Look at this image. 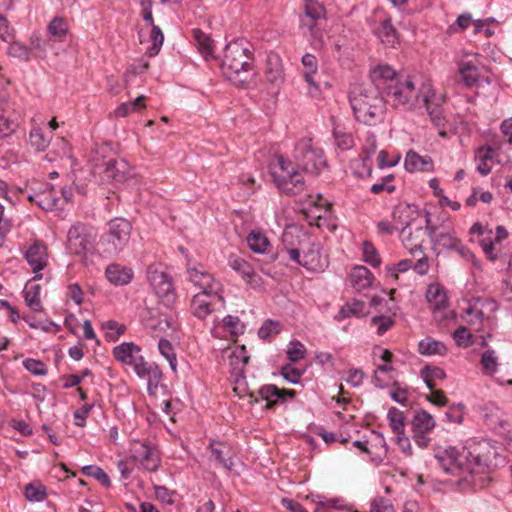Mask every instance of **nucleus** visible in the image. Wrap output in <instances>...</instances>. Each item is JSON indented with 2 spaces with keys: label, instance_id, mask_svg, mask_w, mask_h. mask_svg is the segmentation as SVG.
<instances>
[{
  "label": "nucleus",
  "instance_id": "obj_52",
  "mask_svg": "<svg viewBox=\"0 0 512 512\" xmlns=\"http://www.w3.org/2000/svg\"><path fill=\"white\" fill-rule=\"evenodd\" d=\"M473 338L474 336L465 326H460L453 333V339L455 340L456 345L459 347L467 348L472 346L475 343Z\"/></svg>",
  "mask_w": 512,
  "mask_h": 512
},
{
  "label": "nucleus",
  "instance_id": "obj_29",
  "mask_svg": "<svg viewBox=\"0 0 512 512\" xmlns=\"http://www.w3.org/2000/svg\"><path fill=\"white\" fill-rule=\"evenodd\" d=\"M373 31L383 44L394 47L398 43V34L390 17L380 21Z\"/></svg>",
  "mask_w": 512,
  "mask_h": 512
},
{
  "label": "nucleus",
  "instance_id": "obj_55",
  "mask_svg": "<svg viewBox=\"0 0 512 512\" xmlns=\"http://www.w3.org/2000/svg\"><path fill=\"white\" fill-rule=\"evenodd\" d=\"M163 378V373L158 365L153 367L149 371V376H146L145 379H147V391L149 395H155L156 390Z\"/></svg>",
  "mask_w": 512,
  "mask_h": 512
},
{
  "label": "nucleus",
  "instance_id": "obj_32",
  "mask_svg": "<svg viewBox=\"0 0 512 512\" xmlns=\"http://www.w3.org/2000/svg\"><path fill=\"white\" fill-rule=\"evenodd\" d=\"M350 277L353 287L357 290L369 288L374 279L372 272L365 266H355Z\"/></svg>",
  "mask_w": 512,
  "mask_h": 512
},
{
  "label": "nucleus",
  "instance_id": "obj_42",
  "mask_svg": "<svg viewBox=\"0 0 512 512\" xmlns=\"http://www.w3.org/2000/svg\"><path fill=\"white\" fill-rule=\"evenodd\" d=\"M387 419L395 435L405 432V416L401 410L396 407H390L387 413Z\"/></svg>",
  "mask_w": 512,
  "mask_h": 512
},
{
  "label": "nucleus",
  "instance_id": "obj_10",
  "mask_svg": "<svg viewBox=\"0 0 512 512\" xmlns=\"http://www.w3.org/2000/svg\"><path fill=\"white\" fill-rule=\"evenodd\" d=\"M95 240L94 227L78 221L67 232L66 248L72 255L85 257L93 249Z\"/></svg>",
  "mask_w": 512,
  "mask_h": 512
},
{
  "label": "nucleus",
  "instance_id": "obj_11",
  "mask_svg": "<svg viewBox=\"0 0 512 512\" xmlns=\"http://www.w3.org/2000/svg\"><path fill=\"white\" fill-rule=\"evenodd\" d=\"M222 286L202 290L191 300V312L198 319H205L214 310L224 305Z\"/></svg>",
  "mask_w": 512,
  "mask_h": 512
},
{
  "label": "nucleus",
  "instance_id": "obj_22",
  "mask_svg": "<svg viewBox=\"0 0 512 512\" xmlns=\"http://www.w3.org/2000/svg\"><path fill=\"white\" fill-rule=\"evenodd\" d=\"M211 458L227 471H232L234 462V451L232 447L225 442L212 441L210 443Z\"/></svg>",
  "mask_w": 512,
  "mask_h": 512
},
{
  "label": "nucleus",
  "instance_id": "obj_56",
  "mask_svg": "<svg viewBox=\"0 0 512 512\" xmlns=\"http://www.w3.org/2000/svg\"><path fill=\"white\" fill-rule=\"evenodd\" d=\"M29 140L38 151H44L49 145V140L45 137L41 128H33L30 131Z\"/></svg>",
  "mask_w": 512,
  "mask_h": 512
},
{
  "label": "nucleus",
  "instance_id": "obj_34",
  "mask_svg": "<svg viewBox=\"0 0 512 512\" xmlns=\"http://www.w3.org/2000/svg\"><path fill=\"white\" fill-rule=\"evenodd\" d=\"M193 37L201 55L206 59H214V41L200 29H193Z\"/></svg>",
  "mask_w": 512,
  "mask_h": 512
},
{
  "label": "nucleus",
  "instance_id": "obj_57",
  "mask_svg": "<svg viewBox=\"0 0 512 512\" xmlns=\"http://www.w3.org/2000/svg\"><path fill=\"white\" fill-rule=\"evenodd\" d=\"M24 368L35 376H44L48 373L45 363L34 358H26L23 361Z\"/></svg>",
  "mask_w": 512,
  "mask_h": 512
},
{
  "label": "nucleus",
  "instance_id": "obj_26",
  "mask_svg": "<svg viewBox=\"0 0 512 512\" xmlns=\"http://www.w3.org/2000/svg\"><path fill=\"white\" fill-rule=\"evenodd\" d=\"M377 139L374 133H367L365 144L362 148L361 166L362 171L358 172L360 177H370L372 175L371 157L376 152Z\"/></svg>",
  "mask_w": 512,
  "mask_h": 512
},
{
  "label": "nucleus",
  "instance_id": "obj_37",
  "mask_svg": "<svg viewBox=\"0 0 512 512\" xmlns=\"http://www.w3.org/2000/svg\"><path fill=\"white\" fill-rule=\"evenodd\" d=\"M418 351L422 355L443 356L447 353V348L441 341L427 337L418 343Z\"/></svg>",
  "mask_w": 512,
  "mask_h": 512
},
{
  "label": "nucleus",
  "instance_id": "obj_31",
  "mask_svg": "<svg viewBox=\"0 0 512 512\" xmlns=\"http://www.w3.org/2000/svg\"><path fill=\"white\" fill-rule=\"evenodd\" d=\"M187 272L189 274L190 281H192L196 286L202 288V290L221 286V284L214 279L213 275L205 270H198L196 267H189Z\"/></svg>",
  "mask_w": 512,
  "mask_h": 512
},
{
  "label": "nucleus",
  "instance_id": "obj_40",
  "mask_svg": "<svg viewBox=\"0 0 512 512\" xmlns=\"http://www.w3.org/2000/svg\"><path fill=\"white\" fill-rule=\"evenodd\" d=\"M420 376L424 380L427 388L433 390L435 387L434 380L445 379L446 373L438 366L425 365L420 371Z\"/></svg>",
  "mask_w": 512,
  "mask_h": 512
},
{
  "label": "nucleus",
  "instance_id": "obj_14",
  "mask_svg": "<svg viewBox=\"0 0 512 512\" xmlns=\"http://www.w3.org/2000/svg\"><path fill=\"white\" fill-rule=\"evenodd\" d=\"M131 458L146 471L155 472L161 464L160 452L156 446L147 442L134 441L130 448Z\"/></svg>",
  "mask_w": 512,
  "mask_h": 512
},
{
  "label": "nucleus",
  "instance_id": "obj_13",
  "mask_svg": "<svg viewBox=\"0 0 512 512\" xmlns=\"http://www.w3.org/2000/svg\"><path fill=\"white\" fill-rule=\"evenodd\" d=\"M148 280L160 302L168 308L172 307L177 299L172 277L155 269L148 272Z\"/></svg>",
  "mask_w": 512,
  "mask_h": 512
},
{
  "label": "nucleus",
  "instance_id": "obj_51",
  "mask_svg": "<svg viewBox=\"0 0 512 512\" xmlns=\"http://www.w3.org/2000/svg\"><path fill=\"white\" fill-rule=\"evenodd\" d=\"M333 136L335 139V145L342 151L349 150L354 146L353 136L349 133H346L342 130H339L337 127L333 130Z\"/></svg>",
  "mask_w": 512,
  "mask_h": 512
},
{
  "label": "nucleus",
  "instance_id": "obj_41",
  "mask_svg": "<svg viewBox=\"0 0 512 512\" xmlns=\"http://www.w3.org/2000/svg\"><path fill=\"white\" fill-rule=\"evenodd\" d=\"M494 156V150L490 146H482L478 148L476 152V159H479V163L477 166V171L483 175L486 176L491 172V166L488 164V161H490Z\"/></svg>",
  "mask_w": 512,
  "mask_h": 512
},
{
  "label": "nucleus",
  "instance_id": "obj_25",
  "mask_svg": "<svg viewBox=\"0 0 512 512\" xmlns=\"http://www.w3.org/2000/svg\"><path fill=\"white\" fill-rule=\"evenodd\" d=\"M404 167L408 172H430L434 164L430 156H421L414 150H409L405 156Z\"/></svg>",
  "mask_w": 512,
  "mask_h": 512
},
{
  "label": "nucleus",
  "instance_id": "obj_46",
  "mask_svg": "<svg viewBox=\"0 0 512 512\" xmlns=\"http://www.w3.org/2000/svg\"><path fill=\"white\" fill-rule=\"evenodd\" d=\"M485 374H493L498 368V357L493 349H488L481 354L480 360Z\"/></svg>",
  "mask_w": 512,
  "mask_h": 512
},
{
  "label": "nucleus",
  "instance_id": "obj_2",
  "mask_svg": "<svg viewBox=\"0 0 512 512\" xmlns=\"http://www.w3.org/2000/svg\"><path fill=\"white\" fill-rule=\"evenodd\" d=\"M371 83L386 96L388 104L406 111L412 110L420 96L411 77L398 75L389 65H378L370 70Z\"/></svg>",
  "mask_w": 512,
  "mask_h": 512
},
{
  "label": "nucleus",
  "instance_id": "obj_64",
  "mask_svg": "<svg viewBox=\"0 0 512 512\" xmlns=\"http://www.w3.org/2000/svg\"><path fill=\"white\" fill-rule=\"evenodd\" d=\"M370 512H394V507L389 499L379 496L372 500Z\"/></svg>",
  "mask_w": 512,
  "mask_h": 512
},
{
  "label": "nucleus",
  "instance_id": "obj_12",
  "mask_svg": "<svg viewBox=\"0 0 512 512\" xmlns=\"http://www.w3.org/2000/svg\"><path fill=\"white\" fill-rule=\"evenodd\" d=\"M243 392L249 397L251 404L258 403L259 398L265 401V408L268 410L274 409L279 403H285L287 399H293L297 395L293 389H280L274 384L263 385L257 391V395L247 388H243Z\"/></svg>",
  "mask_w": 512,
  "mask_h": 512
},
{
  "label": "nucleus",
  "instance_id": "obj_45",
  "mask_svg": "<svg viewBox=\"0 0 512 512\" xmlns=\"http://www.w3.org/2000/svg\"><path fill=\"white\" fill-rule=\"evenodd\" d=\"M82 473L88 477L98 480L104 487L109 488L111 481L107 473L99 466L87 465L82 468Z\"/></svg>",
  "mask_w": 512,
  "mask_h": 512
},
{
  "label": "nucleus",
  "instance_id": "obj_27",
  "mask_svg": "<svg viewBox=\"0 0 512 512\" xmlns=\"http://www.w3.org/2000/svg\"><path fill=\"white\" fill-rule=\"evenodd\" d=\"M107 280L115 286L127 285L132 281L133 271L131 268L112 263L105 270Z\"/></svg>",
  "mask_w": 512,
  "mask_h": 512
},
{
  "label": "nucleus",
  "instance_id": "obj_5",
  "mask_svg": "<svg viewBox=\"0 0 512 512\" xmlns=\"http://www.w3.org/2000/svg\"><path fill=\"white\" fill-rule=\"evenodd\" d=\"M297 243L291 233L283 234L284 251L289 259L310 271H323L329 264L326 255L321 253V245L310 234L297 237Z\"/></svg>",
  "mask_w": 512,
  "mask_h": 512
},
{
  "label": "nucleus",
  "instance_id": "obj_44",
  "mask_svg": "<svg viewBox=\"0 0 512 512\" xmlns=\"http://www.w3.org/2000/svg\"><path fill=\"white\" fill-rule=\"evenodd\" d=\"M158 349L160 354L167 359L171 370L176 372L177 358L171 342L165 338H160L158 342Z\"/></svg>",
  "mask_w": 512,
  "mask_h": 512
},
{
  "label": "nucleus",
  "instance_id": "obj_6",
  "mask_svg": "<svg viewBox=\"0 0 512 512\" xmlns=\"http://www.w3.org/2000/svg\"><path fill=\"white\" fill-rule=\"evenodd\" d=\"M394 220L404 224L400 231V237L405 248L411 253L415 254L417 251L422 252V245L424 243V235L427 233L421 225L417 226L415 231L411 230V225L418 217L416 206L410 204H399L393 210Z\"/></svg>",
  "mask_w": 512,
  "mask_h": 512
},
{
  "label": "nucleus",
  "instance_id": "obj_24",
  "mask_svg": "<svg viewBox=\"0 0 512 512\" xmlns=\"http://www.w3.org/2000/svg\"><path fill=\"white\" fill-rule=\"evenodd\" d=\"M112 354L117 361L133 366L141 356V348L133 342H123L113 348Z\"/></svg>",
  "mask_w": 512,
  "mask_h": 512
},
{
  "label": "nucleus",
  "instance_id": "obj_48",
  "mask_svg": "<svg viewBox=\"0 0 512 512\" xmlns=\"http://www.w3.org/2000/svg\"><path fill=\"white\" fill-rule=\"evenodd\" d=\"M427 299L429 302H434L435 307L438 309L445 308L448 306L447 295L445 291L439 286H431L428 289Z\"/></svg>",
  "mask_w": 512,
  "mask_h": 512
},
{
  "label": "nucleus",
  "instance_id": "obj_50",
  "mask_svg": "<svg viewBox=\"0 0 512 512\" xmlns=\"http://www.w3.org/2000/svg\"><path fill=\"white\" fill-rule=\"evenodd\" d=\"M24 496L29 501L41 502L46 497V488L42 484L29 483L24 489Z\"/></svg>",
  "mask_w": 512,
  "mask_h": 512
},
{
  "label": "nucleus",
  "instance_id": "obj_33",
  "mask_svg": "<svg viewBox=\"0 0 512 512\" xmlns=\"http://www.w3.org/2000/svg\"><path fill=\"white\" fill-rule=\"evenodd\" d=\"M228 265L233 270L241 274L243 279L249 284H252L254 282V278L257 277V274L255 273L250 263L239 256H230L228 259Z\"/></svg>",
  "mask_w": 512,
  "mask_h": 512
},
{
  "label": "nucleus",
  "instance_id": "obj_61",
  "mask_svg": "<svg viewBox=\"0 0 512 512\" xmlns=\"http://www.w3.org/2000/svg\"><path fill=\"white\" fill-rule=\"evenodd\" d=\"M48 31L51 35L62 38L67 33V24L63 18L55 17L49 23Z\"/></svg>",
  "mask_w": 512,
  "mask_h": 512
},
{
  "label": "nucleus",
  "instance_id": "obj_8",
  "mask_svg": "<svg viewBox=\"0 0 512 512\" xmlns=\"http://www.w3.org/2000/svg\"><path fill=\"white\" fill-rule=\"evenodd\" d=\"M132 225L122 217H115L107 223V230L101 235L99 245L103 253L113 256L122 252L131 237Z\"/></svg>",
  "mask_w": 512,
  "mask_h": 512
},
{
  "label": "nucleus",
  "instance_id": "obj_43",
  "mask_svg": "<svg viewBox=\"0 0 512 512\" xmlns=\"http://www.w3.org/2000/svg\"><path fill=\"white\" fill-rule=\"evenodd\" d=\"M247 243L249 248L254 253H264L266 247L269 245V241L267 237L261 232L252 231L247 237Z\"/></svg>",
  "mask_w": 512,
  "mask_h": 512
},
{
  "label": "nucleus",
  "instance_id": "obj_20",
  "mask_svg": "<svg viewBox=\"0 0 512 512\" xmlns=\"http://www.w3.org/2000/svg\"><path fill=\"white\" fill-rule=\"evenodd\" d=\"M264 75L266 80L275 86H280L284 82V67L278 53L271 51L267 54Z\"/></svg>",
  "mask_w": 512,
  "mask_h": 512
},
{
  "label": "nucleus",
  "instance_id": "obj_21",
  "mask_svg": "<svg viewBox=\"0 0 512 512\" xmlns=\"http://www.w3.org/2000/svg\"><path fill=\"white\" fill-rule=\"evenodd\" d=\"M425 216L426 231L431 241L434 242L436 245L442 247L443 249L453 250V248L457 244V241L459 240V238L456 236L455 231L451 229L437 234L436 227L430 224L431 219L430 213L428 211L425 212Z\"/></svg>",
  "mask_w": 512,
  "mask_h": 512
},
{
  "label": "nucleus",
  "instance_id": "obj_28",
  "mask_svg": "<svg viewBox=\"0 0 512 512\" xmlns=\"http://www.w3.org/2000/svg\"><path fill=\"white\" fill-rule=\"evenodd\" d=\"M249 362V356L246 355V351L244 346L241 348L239 352H234L231 356L230 365L232 366L231 375L235 378V383L237 387H235V391L240 390V385L242 382H245L244 376V366Z\"/></svg>",
  "mask_w": 512,
  "mask_h": 512
},
{
  "label": "nucleus",
  "instance_id": "obj_4",
  "mask_svg": "<svg viewBox=\"0 0 512 512\" xmlns=\"http://www.w3.org/2000/svg\"><path fill=\"white\" fill-rule=\"evenodd\" d=\"M349 102L355 120L368 126H374L383 120L386 111V96L375 86L354 85L349 91Z\"/></svg>",
  "mask_w": 512,
  "mask_h": 512
},
{
  "label": "nucleus",
  "instance_id": "obj_17",
  "mask_svg": "<svg viewBox=\"0 0 512 512\" xmlns=\"http://www.w3.org/2000/svg\"><path fill=\"white\" fill-rule=\"evenodd\" d=\"M273 182L281 193L288 196H294L305 190L304 178L298 172H290V174H279L277 170L271 172Z\"/></svg>",
  "mask_w": 512,
  "mask_h": 512
},
{
  "label": "nucleus",
  "instance_id": "obj_3",
  "mask_svg": "<svg viewBox=\"0 0 512 512\" xmlns=\"http://www.w3.org/2000/svg\"><path fill=\"white\" fill-rule=\"evenodd\" d=\"M222 74L234 86L247 88L255 81V66L252 45L245 39L228 43L221 63Z\"/></svg>",
  "mask_w": 512,
  "mask_h": 512
},
{
  "label": "nucleus",
  "instance_id": "obj_18",
  "mask_svg": "<svg viewBox=\"0 0 512 512\" xmlns=\"http://www.w3.org/2000/svg\"><path fill=\"white\" fill-rule=\"evenodd\" d=\"M141 320L145 328L155 334V336H159L160 333H166L169 329L176 330L172 318L159 314L153 308H145L141 313Z\"/></svg>",
  "mask_w": 512,
  "mask_h": 512
},
{
  "label": "nucleus",
  "instance_id": "obj_35",
  "mask_svg": "<svg viewBox=\"0 0 512 512\" xmlns=\"http://www.w3.org/2000/svg\"><path fill=\"white\" fill-rule=\"evenodd\" d=\"M413 433H428L435 427L433 417L425 410L417 412L411 422Z\"/></svg>",
  "mask_w": 512,
  "mask_h": 512
},
{
  "label": "nucleus",
  "instance_id": "obj_9",
  "mask_svg": "<svg viewBox=\"0 0 512 512\" xmlns=\"http://www.w3.org/2000/svg\"><path fill=\"white\" fill-rule=\"evenodd\" d=\"M293 157L298 168L314 176L327 166L324 151L313 146L311 139H300L295 145Z\"/></svg>",
  "mask_w": 512,
  "mask_h": 512
},
{
  "label": "nucleus",
  "instance_id": "obj_23",
  "mask_svg": "<svg viewBox=\"0 0 512 512\" xmlns=\"http://www.w3.org/2000/svg\"><path fill=\"white\" fill-rule=\"evenodd\" d=\"M28 200L45 211L57 209L60 201L56 191L49 184L46 185L45 189L30 194Z\"/></svg>",
  "mask_w": 512,
  "mask_h": 512
},
{
  "label": "nucleus",
  "instance_id": "obj_49",
  "mask_svg": "<svg viewBox=\"0 0 512 512\" xmlns=\"http://www.w3.org/2000/svg\"><path fill=\"white\" fill-rule=\"evenodd\" d=\"M282 329V324L279 321H274L272 319H267L261 325L258 330L259 338L263 340H267L273 335H277L280 333Z\"/></svg>",
  "mask_w": 512,
  "mask_h": 512
},
{
  "label": "nucleus",
  "instance_id": "obj_60",
  "mask_svg": "<svg viewBox=\"0 0 512 512\" xmlns=\"http://www.w3.org/2000/svg\"><path fill=\"white\" fill-rule=\"evenodd\" d=\"M465 406L462 403L453 404L445 413V417L451 423L461 424L464 419Z\"/></svg>",
  "mask_w": 512,
  "mask_h": 512
},
{
  "label": "nucleus",
  "instance_id": "obj_1",
  "mask_svg": "<svg viewBox=\"0 0 512 512\" xmlns=\"http://www.w3.org/2000/svg\"><path fill=\"white\" fill-rule=\"evenodd\" d=\"M440 467L446 474L458 477V483H471L473 475L487 473L503 462L497 448L488 441L464 446L461 450L448 447L435 454Z\"/></svg>",
  "mask_w": 512,
  "mask_h": 512
},
{
  "label": "nucleus",
  "instance_id": "obj_63",
  "mask_svg": "<svg viewBox=\"0 0 512 512\" xmlns=\"http://www.w3.org/2000/svg\"><path fill=\"white\" fill-rule=\"evenodd\" d=\"M223 326L233 335L243 333V325L238 316L226 315L223 318Z\"/></svg>",
  "mask_w": 512,
  "mask_h": 512
},
{
  "label": "nucleus",
  "instance_id": "obj_54",
  "mask_svg": "<svg viewBox=\"0 0 512 512\" xmlns=\"http://www.w3.org/2000/svg\"><path fill=\"white\" fill-rule=\"evenodd\" d=\"M472 22L470 13H463L447 28L446 34L452 35L467 29Z\"/></svg>",
  "mask_w": 512,
  "mask_h": 512
},
{
  "label": "nucleus",
  "instance_id": "obj_36",
  "mask_svg": "<svg viewBox=\"0 0 512 512\" xmlns=\"http://www.w3.org/2000/svg\"><path fill=\"white\" fill-rule=\"evenodd\" d=\"M301 63L304 66L303 77L307 84L311 87H314L318 90V86L314 80V75L318 71V61L315 55L311 53H306L301 58Z\"/></svg>",
  "mask_w": 512,
  "mask_h": 512
},
{
  "label": "nucleus",
  "instance_id": "obj_62",
  "mask_svg": "<svg viewBox=\"0 0 512 512\" xmlns=\"http://www.w3.org/2000/svg\"><path fill=\"white\" fill-rule=\"evenodd\" d=\"M291 347L287 350V357L291 362H297L305 357L306 348L299 341H292Z\"/></svg>",
  "mask_w": 512,
  "mask_h": 512
},
{
  "label": "nucleus",
  "instance_id": "obj_39",
  "mask_svg": "<svg viewBox=\"0 0 512 512\" xmlns=\"http://www.w3.org/2000/svg\"><path fill=\"white\" fill-rule=\"evenodd\" d=\"M149 27L151 28L149 40L151 41L152 44L147 48L146 55L148 57H155L156 55H158L163 45L164 34L162 32V29L156 24L149 25Z\"/></svg>",
  "mask_w": 512,
  "mask_h": 512
},
{
  "label": "nucleus",
  "instance_id": "obj_7",
  "mask_svg": "<svg viewBox=\"0 0 512 512\" xmlns=\"http://www.w3.org/2000/svg\"><path fill=\"white\" fill-rule=\"evenodd\" d=\"M326 20V9L319 0H304L303 14L300 15V28L307 30L313 48H321L324 44L323 22Z\"/></svg>",
  "mask_w": 512,
  "mask_h": 512
},
{
  "label": "nucleus",
  "instance_id": "obj_58",
  "mask_svg": "<svg viewBox=\"0 0 512 512\" xmlns=\"http://www.w3.org/2000/svg\"><path fill=\"white\" fill-rule=\"evenodd\" d=\"M304 370H300L291 364H286L281 367L280 375L291 384L300 383Z\"/></svg>",
  "mask_w": 512,
  "mask_h": 512
},
{
  "label": "nucleus",
  "instance_id": "obj_15",
  "mask_svg": "<svg viewBox=\"0 0 512 512\" xmlns=\"http://www.w3.org/2000/svg\"><path fill=\"white\" fill-rule=\"evenodd\" d=\"M423 102L431 122L439 129V135L446 137L447 133L444 129L446 128L447 120L442 108L443 99L437 97L433 89L428 88L427 91L423 93Z\"/></svg>",
  "mask_w": 512,
  "mask_h": 512
},
{
  "label": "nucleus",
  "instance_id": "obj_38",
  "mask_svg": "<svg viewBox=\"0 0 512 512\" xmlns=\"http://www.w3.org/2000/svg\"><path fill=\"white\" fill-rule=\"evenodd\" d=\"M364 308L365 303L363 301L353 300L351 303H346L340 308L338 314L335 316V320L341 321L351 316L364 317L366 315Z\"/></svg>",
  "mask_w": 512,
  "mask_h": 512
},
{
  "label": "nucleus",
  "instance_id": "obj_19",
  "mask_svg": "<svg viewBox=\"0 0 512 512\" xmlns=\"http://www.w3.org/2000/svg\"><path fill=\"white\" fill-rule=\"evenodd\" d=\"M24 258L28 262L32 271L35 273L33 280L41 279L42 274L38 272L43 270L47 265V249L39 241H35L24 253Z\"/></svg>",
  "mask_w": 512,
  "mask_h": 512
},
{
  "label": "nucleus",
  "instance_id": "obj_53",
  "mask_svg": "<svg viewBox=\"0 0 512 512\" xmlns=\"http://www.w3.org/2000/svg\"><path fill=\"white\" fill-rule=\"evenodd\" d=\"M363 259L373 267H378L381 264V258L377 249L369 241L363 243Z\"/></svg>",
  "mask_w": 512,
  "mask_h": 512
},
{
  "label": "nucleus",
  "instance_id": "obj_47",
  "mask_svg": "<svg viewBox=\"0 0 512 512\" xmlns=\"http://www.w3.org/2000/svg\"><path fill=\"white\" fill-rule=\"evenodd\" d=\"M461 80L466 87L471 88L478 82L476 68L471 63H463L459 68Z\"/></svg>",
  "mask_w": 512,
  "mask_h": 512
},
{
  "label": "nucleus",
  "instance_id": "obj_30",
  "mask_svg": "<svg viewBox=\"0 0 512 512\" xmlns=\"http://www.w3.org/2000/svg\"><path fill=\"white\" fill-rule=\"evenodd\" d=\"M34 281L35 280L32 279L26 283L23 290L24 300L26 305L34 312H43L40 300L41 286Z\"/></svg>",
  "mask_w": 512,
  "mask_h": 512
},
{
  "label": "nucleus",
  "instance_id": "obj_16",
  "mask_svg": "<svg viewBox=\"0 0 512 512\" xmlns=\"http://www.w3.org/2000/svg\"><path fill=\"white\" fill-rule=\"evenodd\" d=\"M101 174L107 182L125 183L134 176V168L125 159H109Z\"/></svg>",
  "mask_w": 512,
  "mask_h": 512
},
{
  "label": "nucleus",
  "instance_id": "obj_59",
  "mask_svg": "<svg viewBox=\"0 0 512 512\" xmlns=\"http://www.w3.org/2000/svg\"><path fill=\"white\" fill-rule=\"evenodd\" d=\"M373 325H377V334L384 335L395 323L394 319L389 316L377 315L371 319Z\"/></svg>",
  "mask_w": 512,
  "mask_h": 512
}]
</instances>
